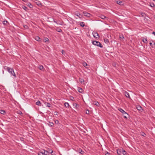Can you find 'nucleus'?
I'll return each mask as SVG.
<instances>
[{
    "instance_id": "obj_21",
    "label": "nucleus",
    "mask_w": 155,
    "mask_h": 155,
    "mask_svg": "<svg viewBox=\"0 0 155 155\" xmlns=\"http://www.w3.org/2000/svg\"><path fill=\"white\" fill-rule=\"evenodd\" d=\"M121 153H122L124 155H125L126 153V151L123 149L122 150H121Z\"/></svg>"
},
{
    "instance_id": "obj_31",
    "label": "nucleus",
    "mask_w": 155,
    "mask_h": 155,
    "mask_svg": "<svg viewBox=\"0 0 155 155\" xmlns=\"http://www.w3.org/2000/svg\"><path fill=\"white\" fill-rule=\"evenodd\" d=\"M121 150H117V154L119 155H120V153H121Z\"/></svg>"
},
{
    "instance_id": "obj_39",
    "label": "nucleus",
    "mask_w": 155,
    "mask_h": 155,
    "mask_svg": "<svg viewBox=\"0 0 155 155\" xmlns=\"http://www.w3.org/2000/svg\"><path fill=\"white\" fill-rule=\"evenodd\" d=\"M127 115H125V114H124V115H123V116H124V117L125 118V119H127Z\"/></svg>"
},
{
    "instance_id": "obj_13",
    "label": "nucleus",
    "mask_w": 155,
    "mask_h": 155,
    "mask_svg": "<svg viewBox=\"0 0 155 155\" xmlns=\"http://www.w3.org/2000/svg\"><path fill=\"white\" fill-rule=\"evenodd\" d=\"M79 81L82 84H84V80L83 79L80 78L79 79Z\"/></svg>"
},
{
    "instance_id": "obj_43",
    "label": "nucleus",
    "mask_w": 155,
    "mask_h": 155,
    "mask_svg": "<svg viewBox=\"0 0 155 155\" xmlns=\"http://www.w3.org/2000/svg\"><path fill=\"white\" fill-rule=\"evenodd\" d=\"M61 53L62 54H64V53H65L64 51L63 50H62L61 51Z\"/></svg>"
},
{
    "instance_id": "obj_19",
    "label": "nucleus",
    "mask_w": 155,
    "mask_h": 155,
    "mask_svg": "<svg viewBox=\"0 0 155 155\" xmlns=\"http://www.w3.org/2000/svg\"><path fill=\"white\" fill-rule=\"evenodd\" d=\"M51 153V155H54L55 154L54 153H53V152L52 150L51 149H49V153Z\"/></svg>"
},
{
    "instance_id": "obj_28",
    "label": "nucleus",
    "mask_w": 155,
    "mask_h": 155,
    "mask_svg": "<svg viewBox=\"0 0 155 155\" xmlns=\"http://www.w3.org/2000/svg\"><path fill=\"white\" fill-rule=\"evenodd\" d=\"M43 154L44 155H47L48 153V151H45V150H43Z\"/></svg>"
},
{
    "instance_id": "obj_14",
    "label": "nucleus",
    "mask_w": 155,
    "mask_h": 155,
    "mask_svg": "<svg viewBox=\"0 0 155 155\" xmlns=\"http://www.w3.org/2000/svg\"><path fill=\"white\" fill-rule=\"evenodd\" d=\"M26 5L30 8H32L33 7V5L30 2H27Z\"/></svg>"
},
{
    "instance_id": "obj_33",
    "label": "nucleus",
    "mask_w": 155,
    "mask_h": 155,
    "mask_svg": "<svg viewBox=\"0 0 155 155\" xmlns=\"http://www.w3.org/2000/svg\"><path fill=\"white\" fill-rule=\"evenodd\" d=\"M83 65L84 66V67H86V66H87V63L85 62H84L83 63Z\"/></svg>"
},
{
    "instance_id": "obj_54",
    "label": "nucleus",
    "mask_w": 155,
    "mask_h": 155,
    "mask_svg": "<svg viewBox=\"0 0 155 155\" xmlns=\"http://www.w3.org/2000/svg\"><path fill=\"white\" fill-rule=\"evenodd\" d=\"M154 18H155V15L154 16Z\"/></svg>"
},
{
    "instance_id": "obj_36",
    "label": "nucleus",
    "mask_w": 155,
    "mask_h": 155,
    "mask_svg": "<svg viewBox=\"0 0 155 155\" xmlns=\"http://www.w3.org/2000/svg\"><path fill=\"white\" fill-rule=\"evenodd\" d=\"M43 151H42V152H40L38 153V155H43Z\"/></svg>"
},
{
    "instance_id": "obj_49",
    "label": "nucleus",
    "mask_w": 155,
    "mask_h": 155,
    "mask_svg": "<svg viewBox=\"0 0 155 155\" xmlns=\"http://www.w3.org/2000/svg\"><path fill=\"white\" fill-rule=\"evenodd\" d=\"M86 113L87 114H89V111L88 110L86 112Z\"/></svg>"
},
{
    "instance_id": "obj_38",
    "label": "nucleus",
    "mask_w": 155,
    "mask_h": 155,
    "mask_svg": "<svg viewBox=\"0 0 155 155\" xmlns=\"http://www.w3.org/2000/svg\"><path fill=\"white\" fill-rule=\"evenodd\" d=\"M53 21H54V22H55L54 20L52 18H51V20L50 21H49V22H52Z\"/></svg>"
},
{
    "instance_id": "obj_9",
    "label": "nucleus",
    "mask_w": 155,
    "mask_h": 155,
    "mask_svg": "<svg viewBox=\"0 0 155 155\" xmlns=\"http://www.w3.org/2000/svg\"><path fill=\"white\" fill-rule=\"evenodd\" d=\"M124 94L127 97L130 98L129 94L127 92L125 91L124 93Z\"/></svg>"
},
{
    "instance_id": "obj_5",
    "label": "nucleus",
    "mask_w": 155,
    "mask_h": 155,
    "mask_svg": "<svg viewBox=\"0 0 155 155\" xmlns=\"http://www.w3.org/2000/svg\"><path fill=\"white\" fill-rule=\"evenodd\" d=\"M118 110L120 112H121L123 114V115L125 114L128 115V114L126 112H125L123 109L121 108H120L118 109Z\"/></svg>"
},
{
    "instance_id": "obj_17",
    "label": "nucleus",
    "mask_w": 155,
    "mask_h": 155,
    "mask_svg": "<svg viewBox=\"0 0 155 155\" xmlns=\"http://www.w3.org/2000/svg\"><path fill=\"white\" fill-rule=\"evenodd\" d=\"M35 39L36 41H40V37L38 36H35Z\"/></svg>"
},
{
    "instance_id": "obj_40",
    "label": "nucleus",
    "mask_w": 155,
    "mask_h": 155,
    "mask_svg": "<svg viewBox=\"0 0 155 155\" xmlns=\"http://www.w3.org/2000/svg\"><path fill=\"white\" fill-rule=\"evenodd\" d=\"M74 106H75V107H76L78 105V104L76 103H74L73 104Z\"/></svg>"
},
{
    "instance_id": "obj_22",
    "label": "nucleus",
    "mask_w": 155,
    "mask_h": 155,
    "mask_svg": "<svg viewBox=\"0 0 155 155\" xmlns=\"http://www.w3.org/2000/svg\"><path fill=\"white\" fill-rule=\"evenodd\" d=\"M122 2L120 1H118L117 2V3L119 5H123V4H122Z\"/></svg>"
},
{
    "instance_id": "obj_32",
    "label": "nucleus",
    "mask_w": 155,
    "mask_h": 155,
    "mask_svg": "<svg viewBox=\"0 0 155 155\" xmlns=\"http://www.w3.org/2000/svg\"><path fill=\"white\" fill-rule=\"evenodd\" d=\"M119 37L120 38L122 39H123L124 38V37L122 35H120Z\"/></svg>"
},
{
    "instance_id": "obj_37",
    "label": "nucleus",
    "mask_w": 155,
    "mask_h": 155,
    "mask_svg": "<svg viewBox=\"0 0 155 155\" xmlns=\"http://www.w3.org/2000/svg\"><path fill=\"white\" fill-rule=\"evenodd\" d=\"M48 41V39L47 38H46L44 39V41L45 42H46L47 41Z\"/></svg>"
},
{
    "instance_id": "obj_6",
    "label": "nucleus",
    "mask_w": 155,
    "mask_h": 155,
    "mask_svg": "<svg viewBox=\"0 0 155 155\" xmlns=\"http://www.w3.org/2000/svg\"><path fill=\"white\" fill-rule=\"evenodd\" d=\"M142 41L145 43H148V41L147 38L142 37Z\"/></svg>"
},
{
    "instance_id": "obj_23",
    "label": "nucleus",
    "mask_w": 155,
    "mask_h": 155,
    "mask_svg": "<svg viewBox=\"0 0 155 155\" xmlns=\"http://www.w3.org/2000/svg\"><path fill=\"white\" fill-rule=\"evenodd\" d=\"M45 105H44V107H48V103L45 102L44 103ZM44 106V105H43Z\"/></svg>"
},
{
    "instance_id": "obj_7",
    "label": "nucleus",
    "mask_w": 155,
    "mask_h": 155,
    "mask_svg": "<svg viewBox=\"0 0 155 155\" xmlns=\"http://www.w3.org/2000/svg\"><path fill=\"white\" fill-rule=\"evenodd\" d=\"M152 42H150L149 43L150 45L152 47L154 48L155 46V44L154 42L153 41H152Z\"/></svg>"
},
{
    "instance_id": "obj_35",
    "label": "nucleus",
    "mask_w": 155,
    "mask_h": 155,
    "mask_svg": "<svg viewBox=\"0 0 155 155\" xmlns=\"http://www.w3.org/2000/svg\"><path fill=\"white\" fill-rule=\"evenodd\" d=\"M141 107L140 106H138L137 107V109L138 110H140L142 109Z\"/></svg>"
},
{
    "instance_id": "obj_46",
    "label": "nucleus",
    "mask_w": 155,
    "mask_h": 155,
    "mask_svg": "<svg viewBox=\"0 0 155 155\" xmlns=\"http://www.w3.org/2000/svg\"><path fill=\"white\" fill-rule=\"evenodd\" d=\"M154 5L153 4H152V5H150V6H151V7H154Z\"/></svg>"
},
{
    "instance_id": "obj_34",
    "label": "nucleus",
    "mask_w": 155,
    "mask_h": 155,
    "mask_svg": "<svg viewBox=\"0 0 155 155\" xmlns=\"http://www.w3.org/2000/svg\"><path fill=\"white\" fill-rule=\"evenodd\" d=\"M22 8L25 11H27V10L28 9L25 6H23L22 7Z\"/></svg>"
},
{
    "instance_id": "obj_55",
    "label": "nucleus",
    "mask_w": 155,
    "mask_h": 155,
    "mask_svg": "<svg viewBox=\"0 0 155 155\" xmlns=\"http://www.w3.org/2000/svg\"><path fill=\"white\" fill-rule=\"evenodd\" d=\"M153 0L155 1V0Z\"/></svg>"
},
{
    "instance_id": "obj_44",
    "label": "nucleus",
    "mask_w": 155,
    "mask_h": 155,
    "mask_svg": "<svg viewBox=\"0 0 155 155\" xmlns=\"http://www.w3.org/2000/svg\"><path fill=\"white\" fill-rule=\"evenodd\" d=\"M62 31L61 30V29H59L58 30V32H61Z\"/></svg>"
},
{
    "instance_id": "obj_11",
    "label": "nucleus",
    "mask_w": 155,
    "mask_h": 155,
    "mask_svg": "<svg viewBox=\"0 0 155 155\" xmlns=\"http://www.w3.org/2000/svg\"><path fill=\"white\" fill-rule=\"evenodd\" d=\"M100 17L102 19H105L107 20L108 19V18L104 15H101L100 16Z\"/></svg>"
},
{
    "instance_id": "obj_42",
    "label": "nucleus",
    "mask_w": 155,
    "mask_h": 155,
    "mask_svg": "<svg viewBox=\"0 0 155 155\" xmlns=\"http://www.w3.org/2000/svg\"><path fill=\"white\" fill-rule=\"evenodd\" d=\"M105 155H110V153L108 152H107L105 153Z\"/></svg>"
},
{
    "instance_id": "obj_27",
    "label": "nucleus",
    "mask_w": 155,
    "mask_h": 155,
    "mask_svg": "<svg viewBox=\"0 0 155 155\" xmlns=\"http://www.w3.org/2000/svg\"><path fill=\"white\" fill-rule=\"evenodd\" d=\"M104 42L106 44L107 43L109 42L108 39L107 38H104Z\"/></svg>"
},
{
    "instance_id": "obj_12",
    "label": "nucleus",
    "mask_w": 155,
    "mask_h": 155,
    "mask_svg": "<svg viewBox=\"0 0 155 155\" xmlns=\"http://www.w3.org/2000/svg\"><path fill=\"white\" fill-rule=\"evenodd\" d=\"M140 14L141 15V16L143 17H145L146 16V14L145 13L142 12H140Z\"/></svg>"
},
{
    "instance_id": "obj_47",
    "label": "nucleus",
    "mask_w": 155,
    "mask_h": 155,
    "mask_svg": "<svg viewBox=\"0 0 155 155\" xmlns=\"http://www.w3.org/2000/svg\"><path fill=\"white\" fill-rule=\"evenodd\" d=\"M22 0L25 2H27L28 1V0Z\"/></svg>"
},
{
    "instance_id": "obj_24",
    "label": "nucleus",
    "mask_w": 155,
    "mask_h": 155,
    "mask_svg": "<svg viewBox=\"0 0 155 155\" xmlns=\"http://www.w3.org/2000/svg\"><path fill=\"white\" fill-rule=\"evenodd\" d=\"M65 107H68L69 106V104L67 102H66L64 104Z\"/></svg>"
},
{
    "instance_id": "obj_1",
    "label": "nucleus",
    "mask_w": 155,
    "mask_h": 155,
    "mask_svg": "<svg viewBox=\"0 0 155 155\" xmlns=\"http://www.w3.org/2000/svg\"><path fill=\"white\" fill-rule=\"evenodd\" d=\"M4 69L7 70L15 78L16 77V76L12 68H10L9 67L5 66L4 67Z\"/></svg>"
},
{
    "instance_id": "obj_41",
    "label": "nucleus",
    "mask_w": 155,
    "mask_h": 155,
    "mask_svg": "<svg viewBox=\"0 0 155 155\" xmlns=\"http://www.w3.org/2000/svg\"><path fill=\"white\" fill-rule=\"evenodd\" d=\"M24 27L25 29H27V28H28V26L27 25H24Z\"/></svg>"
},
{
    "instance_id": "obj_53",
    "label": "nucleus",
    "mask_w": 155,
    "mask_h": 155,
    "mask_svg": "<svg viewBox=\"0 0 155 155\" xmlns=\"http://www.w3.org/2000/svg\"><path fill=\"white\" fill-rule=\"evenodd\" d=\"M4 71H3V74H4Z\"/></svg>"
},
{
    "instance_id": "obj_18",
    "label": "nucleus",
    "mask_w": 155,
    "mask_h": 155,
    "mask_svg": "<svg viewBox=\"0 0 155 155\" xmlns=\"http://www.w3.org/2000/svg\"><path fill=\"white\" fill-rule=\"evenodd\" d=\"M36 104L37 105L41 106V103L39 101H38L36 102Z\"/></svg>"
},
{
    "instance_id": "obj_16",
    "label": "nucleus",
    "mask_w": 155,
    "mask_h": 155,
    "mask_svg": "<svg viewBox=\"0 0 155 155\" xmlns=\"http://www.w3.org/2000/svg\"><path fill=\"white\" fill-rule=\"evenodd\" d=\"M35 3H36V4L39 6H41V2L39 1H37Z\"/></svg>"
},
{
    "instance_id": "obj_29",
    "label": "nucleus",
    "mask_w": 155,
    "mask_h": 155,
    "mask_svg": "<svg viewBox=\"0 0 155 155\" xmlns=\"http://www.w3.org/2000/svg\"><path fill=\"white\" fill-rule=\"evenodd\" d=\"M54 124L53 122H51L49 121V126L52 127L54 125Z\"/></svg>"
},
{
    "instance_id": "obj_52",
    "label": "nucleus",
    "mask_w": 155,
    "mask_h": 155,
    "mask_svg": "<svg viewBox=\"0 0 155 155\" xmlns=\"http://www.w3.org/2000/svg\"><path fill=\"white\" fill-rule=\"evenodd\" d=\"M144 134H143V136H144V135H145V134L144 133H143Z\"/></svg>"
},
{
    "instance_id": "obj_30",
    "label": "nucleus",
    "mask_w": 155,
    "mask_h": 155,
    "mask_svg": "<svg viewBox=\"0 0 155 155\" xmlns=\"http://www.w3.org/2000/svg\"><path fill=\"white\" fill-rule=\"evenodd\" d=\"M78 91L80 93H82V92H83V90H82V88H78Z\"/></svg>"
},
{
    "instance_id": "obj_20",
    "label": "nucleus",
    "mask_w": 155,
    "mask_h": 155,
    "mask_svg": "<svg viewBox=\"0 0 155 155\" xmlns=\"http://www.w3.org/2000/svg\"><path fill=\"white\" fill-rule=\"evenodd\" d=\"M0 113L2 114H5V111L3 110H0Z\"/></svg>"
},
{
    "instance_id": "obj_15",
    "label": "nucleus",
    "mask_w": 155,
    "mask_h": 155,
    "mask_svg": "<svg viewBox=\"0 0 155 155\" xmlns=\"http://www.w3.org/2000/svg\"><path fill=\"white\" fill-rule=\"evenodd\" d=\"M80 25L81 27H84L85 25V24L84 22H80Z\"/></svg>"
},
{
    "instance_id": "obj_3",
    "label": "nucleus",
    "mask_w": 155,
    "mask_h": 155,
    "mask_svg": "<svg viewBox=\"0 0 155 155\" xmlns=\"http://www.w3.org/2000/svg\"><path fill=\"white\" fill-rule=\"evenodd\" d=\"M83 13L84 14V16H87L88 17H91L92 16V15L91 14L88 13L87 12H83Z\"/></svg>"
},
{
    "instance_id": "obj_8",
    "label": "nucleus",
    "mask_w": 155,
    "mask_h": 155,
    "mask_svg": "<svg viewBox=\"0 0 155 155\" xmlns=\"http://www.w3.org/2000/svg\"><path fill=\"white\" fill-rule=\"evenodd\" d=\"M4 25L6 26H8L9 25L8 22L7 21H4L2 22Z\"/></svg>"
},
{
    "instance_id": "obj_4",
    "label": "nucleus",
    "mask_w": 155,
    "mask_h": 155,
    "mask_svg": "<svg viewBox=\"0 0 155 155\" xmlns=\"http://www.w3.org/2000/svg\"><path fill=\"white\" fill-rule=\"evenodd\" d=\"M93 36L94 38H97V37H99L98 34L96 32H93L92 33Z\"/></svg>"
},
{
    "instance_id": "obj_50",
    "label": "nucleus",
    "mask_w": 155,
    "mask_h": 155,
    "mask_svg": "<svg viewBox=\"0 0 155 155\" xmlns=\"http://www.w3.org/2000/svg\"><path fill=\"white\" fill-rule=\"evenodd\" d=\"M19 114H22V112L21 111H19Z\"/></svg>"
},
{
    "instance_id": "obj_25",
    "label": "nucleus",
    "mask_w": 155,
    "mask_h": 155,
    "mask_svg": "<svg viewBox=\"0 0 155 155\" xmlns=\"http://www.w3.org/2000/svg\"><path fill=\"white\" fill-rule=\"evenodd\" d=\"M38 68L41 70H42V69H43V67L42 65H39Z\"/></svg>"
},
{
    "instance_id": "obj_48",
    "label": "nucleus",
    "mask_w": 155,
    "mask_h": 155,
    "mask_svg": "<svg viewBox=\"0 0 155 155\" xmlns=\"http://www.w3.org/2000/svg\"><path fill=\"white\" fill-rule=\"evenodd\" d=\"M152 34H153L155 36V32H153L152 33Z\"/></svg>"
},
{
    "instance_id": "obj_26",
    "label": "nucleus",
    "mask_w": 155,
    "mask_h": 155,
    "mask_svg": "<svg viewBox=\"0 0 155 155\" xmlns=\"http://www.w3.org/2000/svg\"><path fill=\"white\" fill-rule=\"evenodd\" d=\"M93 104L94 105H96L97 106H98L99 105V103L98 102H96V101L94 102V103H93Z\"/></svg>"
},
{
    "instance_id": "obj_45",
    "label": "nucleus",
    "mask_w": 155,
    "mask_h": 155,
    "mask_svg": "<svg viewBox=\"0 0 155 155\" xmlns=\"http://www.w3.org/2000/svg\"><path fill=\"white\" fill-rule=\"evenodd\" d=\"M81 151H80V153H81V154H83L84 152L82 150H81Z\"/></svg>"
},
{
    "instance_id": "obj_2",
    "label": "nucleus",
    "mask_w": 155,
    "mask_h": 155,
    "mask_svg": "<svg viewBox=\"0 0 155 155\" xmlns=\"http://www.w3.org/2000/svg\"><path fill=\"white\" fill-rule=\"evenodd\" d=\"M92 43L94 45H96L97 46L101 48L103 47V46L102 44L98 41H93L92 42Z\"/></svg>"
},
{
    "instance_id": "obj_10",
    "label": "nucleus",
    "mask_w": 155,
    "mask_h": 155,
    "mask_svg": "<svg viewBox=\"0 0 155 155\" xmlns=\"http://www.w3.org/2000/svg\"><path fill=\"white\" fill-rule=\"evenodd\" d=\"M74 14L75 15L77 16L79 18H81V15L78 12H76L74 13Z\"/></svg>"
},
{
    "instance_id": "obj_51",
    "label": "nucleus",
    "mask_w": 155,
    "mask_h": 155,
    "mask_svg": "<svg viewBox=\"0 0 155 155\" xmlns=\"http://www.w3.org/2000/svg\"><path fill=\"white\" fill-rule=\"evenodd\" d=\"M144 134H143V136H144V135H145V134L144 133H143Z\"/></svg>"
}]
</instances>
